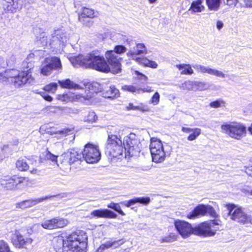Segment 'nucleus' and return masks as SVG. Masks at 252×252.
Instances as JSON below:
<instances>
[{
	"label": "nucleus",
	"mask_w": 252,
	"mask_h": 252,
	"mask_svg": "<svg viewBox=\"0 0 252 252\" xmlns=\"http://www.w3.org/2000/svg\"><path fill=\"white\" fill-rule=\"evenodd\" d=\"M136 203L137 201L136 200V198L130 199L128 201L121 202L122 204H124L127 207H129Z\"/></svg>",
	"instance_id": "obj_56"
},
{
	"label": "nucleus",
	"mask_w": 252,
	"mask_h": 252,
	"mask_svg": "<svg viewBox=\"0 0 252 252\" xmlns=\"http://www.w3.org/2000/svg\"><path fill=\"white\" fill-rule=\"evenodd\" d=\"M242 191L246 195L252 196V189L251 188L247 187L246 188L243 189Z\"/></svg>",
	"instance_id": "obj_60"
},
{
	"label": "nucleus",
	"mask_w": 252,
	"mask_h": 252,
	"mask_svg": "<svg viewBox=\"0 0 252 252\" xmlns=\"http://www.w3.org/2000/svg\"><path fill=\"white\" fill-rule=\"evenodd\" d=\"M177 240V236L174 234H170L167 236L163 238L160 242L161 243H171Z\"/></svg>",
	"instance_id": "obj_48"
},
{
	"label": "nucleus",
	"mask_w": 252,
	"mask_h": 252,
	"mask_svg": "<svg viewBox=\"0 0 252 252\" xmlns=\"http://www.w3.org/2000/svg\"><path fill=\"white\" fill-rule=\"evenodd\" d=\"M176 66L181 70V74L184 75H191L193 73V70L189 64H179Z\"/></svg>",
	"instance_id": "obj_33"
},
{
	"label": "nucleus",
	"mask_w": 252,
	"mask_h": 252,
	"mask_svg": "<svg viewBox=\"0 0 252 252\" xmlns=\"http://www.w3.org/2000/svg\"><path fill=\"white\" fill-rule=\"evenodd\" d=\"M220 222L219 220L202 222L194 228L193 234L203 236H214L216 231L215 226L219 225Z\"/></svg>",
	"instance_id": "obj_7"
},
{
	"label": "nucleus",
	"mask_w": 252,
	"mask_h": 252,
	"mask_svg": "<svg viewBox=\"0 0 252 252\" xmlns=\"http://www.w3.org/2000/svg\"><path fill=\"white\" fill-rule=\"evenodd\" d=\"M33 242V240L31 238H26L21 235V234L16 231L12 238V242L13 244L18 248L25 247L27 245L31 244Z\"/></svg>",
	"instance_id": "obj_22"
},
{
	"label": "nucleus",
	"mask_w": 252,
	"mask_h": 252,
	"mask_svg": "<svg viewBox=\"0 0 252 252\" xmlns=\"http://www.w3.org/2000/svg\"><path fill=\"white\" fill-rule=\"evenodd\" d=\"M115 134H109L107 139L106 153L111 158H117L122 155L124 151V145L122 143L120 129L115 130Z\"/></svg>",
	"instance_id": "obj_3"
},
{
	"label": "nucleus",
	"mask_w": 252,
	"mask_h": 252,
	"mask_svg": "<svg viewBox=\"0 0 252 252\" xmlns=\"http://www.w3.org/2000/svg\"><path fill=\"white\" fill-rule=\"evenodd\" d=\"M128 110H140L142 112L149 111V109L147 106L141 104L140 106H134L132 103H129L126 107Z\"/></svg>",
	"instance_id": "obj_40"
},
{
	"label": "nucleus",
	"mask_w": 252,
	"mask_h": 252,
	"mask_svg": "<svg viewBox=\"0 0 252 252\" xmlns=\"http://www.w3.org/2000/svg\"><path fill=\"white\" fill-rule=\"evenodd\" d=\"M243 3H241L242 6L246 7H252V0H242Z\"/></svg>",
	"instance_id": "obj_57"
},
{
	"label": "nucleus",
	"mask_w": 252,
	"mask_h": 252,
	"mask_svg": "<svg viewBox=\"0 0 252 252\" xmlns=\"http://www.w3.org/2000/svg\"><path fill=\"white\" fill-rule=\"evenodd\" d=\"M68 223L67 220L57 217L51 220H46L41 223L43 228L49 230L61 228L65 227Z\"/></svg>",
	"instance_id": "obj_13"
},
{
	"label": "nucleus",
	"mask_w": 252,
	"mask_h": 252,
	"mask_svg": "<svg viewBox=\"0 0 252 252\" xmlns=\"http://www.w3.org/2000/svg\"><path fill=\"white\" fill-rule=\"evenodd\" d=\"M202 0H197L193 1L190 7V10H191L193 12H200L204 8V6L202 5Z\"/></svg>",
	"instance_id": "obj_36"
},
{
	"label": "nucleus",
	"mask_w": 252,
	"mask_h": 252,
	"mask_svg": "<svg viewBox=\"0 0 252 252\" xmlns=\"http://www.w3.org/2000/svg\"><path fill=\"white\" fill-rule=\"evenodd\" d=\"M108 208L114 210L122 216H125V213L121 210L118 203L111 202L107 205Z\"/></svg>",
	"instance_id": "obj_44"
},
{
	"label": "nucleus",
	"mask_w": 252,
	"mask_h": 252,
	"mask_svg": "<svg viewBox=\"0 0 252 252\" xmlns=\"http://www.w3.org/2000/svg\"><path fill=\"white\" fill-rule=\"evenodd\" d=\"M94 17V10L88 8L84 7L82 10L81 14L79 15L78 19L80 22L85 24L84 18L85 17L92 18Z\"/></svg>",
	"instance_id": "obj_31"
},
{
	"label": "nucleus",
	"mask_w": 252,
	"mask_h": 252,
	"mask_svg": "<svg viewBox=\"0 0 252 252\" xmlns=\"http://www.w3.org/2000/svg\"><path fill=\"white\" fill-rule=\"evenodd\" d=\"M113 51H115L117 55L121 54L126 52V48L123 45H116Z\"/></svg>",
	"instance_id": "obj_52"
},
{
	"label": "nucleus",
	"mask_w": 252,
	"mask_h": 252,
	"mask_svg": "<svg viewBox=\"0 0 252 252\" xmlns=\"http://www.w3.org/2000/svg\"><path fill=\"white\" fill-rule=\"evenodd\" d=\"M159 94L158 93L156 92L150 99V103L153 104L154 105H156L159 103Z\"/></svg>",
	"instance_id": "obj_49"
},
{
	"label": "nucleus",
	"mask_w": 252,
	"mask_h": 252,
	"mask_svg": "<svg viewBox=\"0 0 252 252\" xmlns=\"http://www.w3.org/2000/svg\"><path fill=\"white\" fill-rule=\"evenodd\" d=\"M137 203H139L143 205H147L150 202V198L149 197H136Z\"/></svg>",
	"instance_id": "obj_50"
},
{
	"label": "nucleus",
	"mask_w": 252,
	"mask_h": 252,
	"mask_svg": "<svg viewBox=\"0 0 252 252\" xmlns=\"http://www.w3.org/2000/svg\"><path fill=\"white\" fill-rule=\"evenodd\" d=\"M62 156L63 162L68 163L70 165L74 163L80 164L81 159L83 158L82 152L81 153L75 149L69 150Z\"/></svg>",
	"instance_id": "obj_17"
},
{
	"label": "nucleus",
	"mask_w": 252,
	"mask_h": 252,
	"mask_svg": "<svg viewBox=\"0 0 252 252\" xmlns=\"http://www.w3.org/2000/svg\"><path fill=\"white\" fill-rule=\"evenodd\" d=\"M216 27H217V28L219 30H220L223 27V22L222 21H219V20L217 22V23H216Z\"/></svg>",
	"instance_id": "obj_62"
},
{
	"label": "nucleus",
	"mask_w": 252,
	"mask_h": 252,
	"mask_svg": "<svg viewBox=\"0 0 252 252\" xmlns=\"http://www.w3.org/2000/svg\"><path fill=\"white\" fill-rule=\"evenodd\" d=\"M207 214H209L213 218H217L218 216L214 209L210 205H207Z\"/></svg>",
	"instance_id": "obj_53"
},
{
	"label": "nucleus",
	"mask_w": 252,
	"mask_h": 252,
	"mask_svg": "<svg viewBox=\"0 0 252 252\" xmlns=\"http://www.w3.org/2000/svg\"><path fill=\"white\" fill-rule=\"evenodd\" d=\"M208 8L210 10L217 11L220 5V0H206Z\"/></svg>",
	"instance_id": "obj_35"
},
{
	"label": "nucleus",
	"mask_w": 252,
	"mask_h": 252,
	"mask_svg": "<svg viewBox=\"0 0 252 252\" xmlns=\"http://www.w3.org/2000/svg\"><path fill=\"white\" fill-rule=\"evenodd\" d=\"M207 205L202 204L197 206L188 215V218L193 219L199 216H203L206 215L207 214Z\"/></svg>",
	"instance_id": "obj_27"
},
{
	"label": "nucleus",
	"mask_w": 252,
	"mask_h": 252,
	"mask_svg": "<svg viewBox=\"0 0 252 252\" xmlns=\"http://www.w3.org/2000/svg\"><path fill=\"white\" fill-rule=\"evenodd\" d=\"M99 86L97 83H93L89 85L88 90L85 91V94H59L57 95V99L62 101L68 102L73 101H81L85 102L86 101H90L94 96V94L99 91V89L95 90Z\"/></svg>",
	"instance_id": "obj_5"
},
{
	"label": "nucleus",
	"mask_w": 252,
	"mask_h": 252,
	"mask_svg": "<svg viewBox=\"0 0 252 252\" xmlns=\"http://www.w3.org/2000/svg\"><path fill=\"white\" fill-rule=\"evenodd\" d=\"M220 128L221 132L234 139L241 140L246 136L247 128L241 123L226 122L221 126Z\"/></svg>",
	"instance_id": "obj_4"
},
{
	"label": "nucleus",
	"mask_w": 252,
	"mask_h": 252,
	"mask_svg": "<svg viewBox=\"0 0 252 252\" xmlns=\"http://www.w3.org/2000/svg\"><path fill=\"white\" fill-rule=\"evenodd\" d=\"M248 223H250L252 224V217L249 215L247 216V220L246 221V224Z\"/></svg>",
	"instance_id": "obj_64"
},
{
	"label": "nucleus",
	"mask_w": 252,
	"mask_h": 252,
	"mask_svg": "<svg viewBox=\"0 0 252 252\" xmlns=\"http://www.w3.org/2000/svg\"><path fill=\"white\" fill-rule=\"evenodd\" d=\"M7 243L3 240H0V252H11Z\"/></svg>",
	"instance_id": "obj_47"
},
{
	"label": "nucleus",
	"mask_w": 252,
	"mask_h": 252,
	"mask_svg": "<svg viewBox=\"0 0 252 252\" xmlns=\"http://www.w3.org/2000/svg\"><path fill=\"white\" fill-rule=\"evenodd\" d=\"M97 116L94 111H88L86 112L84 116L83 120L85 122L93 123L96 122Z\"/></svg>",
	"instance_id": "obj_34"
},
{
	"label": "nucleus",
	"mask_w": 252,
	"mask_h": 252,
	"mask_svg": "<svg viewBox=\"0 0 252 252\" xmlns=\"http://www.w3.org/2000/svg\"><path fill=\"white\" fill-rule=\"evenodd\" d=\"M34 78L32 75L31 71L27 70L20 71L19 75L15 77L12 84L16 88H20L26 83L31 84L33 82Z\"/></svg>",
	"instance_id": "obj_14"
},
{
	"label": "nucleus",
	"mask_w": 252,
	"mask_h": 252,
	"mask_svg": "<svg viewBox=\"0 0 252 252\" xmlns=\"http://www.w3.org/2000/svg\"><path fill=\"white\" fill-rule=\"evenodd\" d=\"M58 83L63 88L69 89H82L83 88L80 85L74 83L69 79H66L63 80H59Z\"/></svg>",
	"instance_id": "obj_30"
},
{
	"label": "nucleus",
	"mask_w": 252,
	"mask_h": 252,
	"mask_svg": "<svg viewBox=\"0 0 252 252\" xmlns=\"http://www.w3.org/2000/svg\"><path fill=\"white\" fill-rule=\"evenodd\" d=\"M122 89L135 94H140L142 92L141 88H137L132 85H125L122 87Z\"/></svg>",
	"instance_id": "obj_42"
},
{
	"label": "nucleus",
	"mask_w": 252,
	"mask_h": 252,
	"mask_svg": "<svg viewBox=\"0 0 252 252\" xmlns=\"http://www.w3.org/2000/svg\"><path fill=\"white\" fill-rule=\"evenodd\" d=\"M192 67L198 72L202 73H208L218 77L225 78L228 77L229 75L224 74L220 70L210 68L209 66H204L201 64H195Z\"/></svg>",
	"instance_id": "obj_20"
},
{
	"label": "nucleus",
	"mask_w": 252,
	"mask_h": 252,
	"mask_svg": "<svg viewBox=\"0 0 252 252\" xmlns=\"http://www.w3.org/2000/svg\"><path fill=\"white\" fill-rule=\"evenodd\" d=\"M226 4L230 6H235L238 2V0H226Z\"/></svg>",
	"instance_id": "obj_58"
},
{
	"label": "nucleus",
	"mask_w": 252,
	"mask_h": 252,
	"mask_svg": "<svg viewBox=\"0 0 252 252\" xmlns=\"http://www.w3.org/2000/svg\"><path fill=\"white\" fill-rule=\"evenodd\" d=\"M132 60H135L137 63H139L141 64L144 65L145 66H148V63H149V60L147 58H139L137 57L136 59H133Z\"/></svg>",
	"instance_id": "obj_51"
},
{
	"label": "nucleus",
	"mask_w": 252,
	"mask_h": 252,
	"mask_svg": "<svg viewBox=\"0 0 252 252\" xmlns=\"http://www.w3.org/2000/svg\"><path fill=\"white\" fill-rule=\"evenodd\" d=\"M105 57L109 64L114 67L115 73H119L121 70L120 62V58L119 56L116 54L114 51L110 50L106 52Z\"/></svg>",
	"instance_id": "obj_21"
},
{
	"label": "nucleus",
	"mask_w": 252,
	"mask_h": 252,
	"mask_svg": "<svg viewBox=\"0 0 252 252\" xmlns=\"http://www.w3.org/2000/svg\"><path fill=\"white\" fill-rule=\"evenodd\" d=\"M174 225L183 238H187L191 234H193L194 228H192L191 225L188 222L177 220H175Z\"/></svg>",
	"instance_id": "obj_15"
},
{
	"label": "nucleus",
	"mask_w": 252,
	"mask_h": 252,
	"mask_svg": "<svg viewBox=\"0 0 252 252\" xmlns=\"http://www.w3.org/2000/svg\"><path fill=\"white\" fill-rule=\"evenodd\" d=\"M147 53V50L145 45L143 43H138L135 44V47L129 49L126 53V56L133 59H136L137 55L146 54Z\"/></svg>",
	"instance_id": "obj_23"
},
{
	"label": "nucleus",
	"mask_w": 252,
	"mask_h": 252,
	"mask_svg": "<svg viewBox=\"0 0 252 252\" xmlns=\"http://www.w3.org/2000/svg\"><path fill=\"white\" fill-rule=\"evenodd\" d=\"M193 129V128H191L190 127H182V131L187 133H191Z\"/></svg>",
	"instance_id": "obj_61"
},
{
	"label": "nucleus",
	"mask_w": 252,
	"mask_h": 252,
	"mask_svg": "<svg viewBox=\"0 0 252 252\" xmlns=\"http://www.w3.org/2000/svg\"><path fill=\"white\" fill-rule=\"evenodd\" d=\"M34 92L36 94H40L43 98L46 101L51 102L53 100V98L49 95L46 94L44 92H38V90H35Z\"/></svg>",
	"instance_id": "obj_54"
},
{
	"label": "nucleus",
	"mask_w": 252,
	"mask_h": 252,
	"mask_svg": "<svg viewBox=\"0 0 252 252\" xmlns=\"http://www.w3.org/2000/svg\"><path fill=\"white\" fill-rule=\"evenodd\" d=\"M102 94L104 97L114 99L119 96L120 92L115 86L112 85L104 90Z\"/></svg>",
	"instance_id": "obj_28"
},
{
	"label": "nucleus",
	"mask_w": 252,
	"mask_h": 252,
	"mask_svg": "<svg viewBox=\"0 0 252 252\" xmlns=\"http://www.w3.org/2000/svg\"><path fill=\"white\" fill-rule=\"evenodd\" d=\"M123 145L125 150L127 151L131 157L136 155L140 151V142L136 135L133 133L125 137Z\"/></svg>",
	"instance_id": "obj_9"
},
{
	"label": "nucleus",
	"mask_w": 252,
	"mask_h": 252,
	"mask_svg": "<svg viewBox=\"0 0 252 252\" xmlns=\"http://www.w3.org/2000/svg\"><path fill=\"white\" fill-rule=\"evenodd\" d=\"M2 8L5 14H14L24 6L23 0H2Z\"/></svg>",
	"instance_id": "obj_11"
},
{
	"label": "nucleus",
	"mask_w": 252,
	"mask_h": 252,
	"mask_svg": "<svg viewBox=\"0 0 252 252\" xmlns=\"http://www.w3.org/2000/svg\"><path fill=\"white\" fill-rule=\"evenodd\" d=\"M91 215L97 218H116L117 215L113 211L108 209H98L92 211Z\"/></svg>",
	"instance_id": "obj_25"
},
{
	"label": "nucleus",
	"mask_w": 252,
	"mask_h": 252,
	"mask_svg": "<svg viewBox=\"0 0 252 252\" xmlns=\"http://www.w3.org/2000/svg\"><path fill=\"white\" fill-rule=\"evenodd\" d=\"M53 245L57 252H61L63 251L64 247H66V240L63 236L59 235L54 238Z\"/></svg>",
	"instance_id": "obj_29"
},
{
	"label": "nucleus",
	"mask_w": 252,
	"mask_h": 252,
	"mask_svg": "<svg viewBox=\"0 0 252 252\" xmlns=\"http://www.w3.org/2000/svg\"><path fill=\"white\" fill-rule=\"evenodd\" d=\"M226 206L228 210V215L231 220L239 223L246 224L247 214L241 208H237L233 204H228Z\"/></svg>",
	"instance_id": "obj_12"
},
{
	"label": "nucleus",
	"mask_w": 252,
	"mask_h": 252,
	"mask_svg": "<svg viewBox=\"0 0 252 252\" xmlns=\"http://www.w3.org/2000/svg\"><path fill=\"white\" fill-rule=\"evenodd\" d=\"M46 158L47 159L50 160L52 161H56L57 156L51 154L50 152H47L46 154Z\"/></svg>",
	"instance_id": "obj_55"
},
{
	"label": "nucleus",
	"mask_w": 252,
	"mask_h": 252,
	"mask_svg": "<svg viewBox=\"0 0 252 252\" xmlns=\"http://www.w3.org/2000/svg\"><path fill=\"white\" fill-rule=\"evenodd\" d=\"M152 91H153L152 90L151 88L150 87H148L147 88L142 89L141 93L143 92H151Z\"/></svg>",
	"instance_id": "obj_63"
},
{
	"label": "nucleus",
	"mask_w": 252,
	"mask_h": 252,
	"mask_svg": "<svg viewBox=\"0 0 252 252\" xmlns=\"http://www.w3.org/2000/svg\"><path fill=\"white\" fill-rule=\"evenodd\" d=\"M37 38L41 42L43 46H47L48 44L54 45L52 42V38L51 37L49 39L45 32H42L40 36L37 37Z\"/></svg>",
	"instance_id": "obj_38"
},
{
	"label": "nucleus",
	"mask_w": 252,
	"mask_h": 252,
	"mask_svg": "<svg viewBox=\"0 0 252 252\" xmlns=\"http://www.w3.org/2000/svg\"><path fill=\"white\" fill-rule=\"evenodd\" d=\"M225 102L222 99H218L210 103V106L212 108H217L224 106Z\"/></svg>",
	"instance_id": "obj_46"
},
{
	"label": "nucleus",
	"mask_w": 252,
	"mask_h": 252,
	"mask_svg": "<svg viewBox=\"0 0 252 252\" xmlns=\"http://www.w3.org/2000/svg\"><path fill=\"white\" fill-rule=\"evenodd\" d=\"M124 242L122 240H119L117 241H107L104 243L102 244L96 250V252H103L105 250L113 248L116 249L118 248L120 245H122Z\"/></svg>",
	"instance_id": "obj_26"
},
{
	"label": "nucleus",
	"mask_w": 252,
	"mask_h": 252,
	"mask_svg": "<svg viewBox=\"0 0 252 252\" xmlns=\"http://www.w3.org/2000/svg\"><path fill=\"white\" fill-rule=\"evenodd\" d=\"M62 69L61 60L56 57L45 58L40 66V73L44 76L50 75L53 70H60Z\"/></svg>",
	"instance_id": "obj_8"
},
{
	"label": "nucleus",
	"mask_w": 252,
	"mask_h": 252,
	"mask_svg": "<svg viewBox=\"0 0 252 252\" xmlns=\"http://www.w3.org/2000/svg\"><path fill=\"white\" fill-rule=\"evenodd\" d=\"M82 155L84 160L89 163H96L101 158L98 147L89 143L85 146Z\"/></svg>",
	"instance_id": "obj_10"
},
{
	"label": "nucleus",
	"mask_w": 252,
	"mask_h": 252,
	"mask_svg": "<svg viewBox=\"0 0 252 252\" xmlns=\"http://www.w3.org/2000/svg\"><path fill=\"white\" fill-rule=\"evenodd\" d=\"M158 66V63L156 62L149 60L148 67H150L153 68H157Z\"/></svg>",
	"instance_id": "obj_59"
},
{
	"label": "nucleus",
	"mask_w": 252,
	"mask_h": 252,
	"mask_svg": "<svg viewBox=\"0 0 252 252\" xmlns=\"http://www.w3.org/2000/svg\"><path fill=\"white\" fill-rule=\"evenodd\" d=\"M211 85L206 82L200 81H194V89L196 91H205L209 89Z\"/></svg>",
	"instance_id": "obj_37"
},
{
	"label": "nucleus",
	"mask_w": 252,
	"mask_h": 252,
	"mask_svg": "<svg viewBox=\"0 0 252 252\" xmlns=\"http://www.w3.org/2000/svg\"><path fill=\"white\" fill-rule=\"evenodd\" d=\"M16 166L18 170L22 171H26L29 168L28 163L24 159H19L16 163Z\"/></svg>",
	"instance_id": "obj_39"
},
{
	"label": "nucleus",
	"mask_w": 252,
	"mask_h": 252,
	"mask_svg": "<svg viewBox=\"0 0 252 252\" xmlns=\"http://www.w3.org/2000/svg\"><path fill=\"white\" fill-rule=\"evenodd\" d=\"M52 42L54 45L63 46L68 39V35L65 30L62 28L55 29L52 33Z\"/></svg>",
	"instance_id": "obj_18"
},
{
	"label": "nucleus",
	"mask_w": 252,
	"mask_h": 252,
	"mask_svg": "<svg viewBox=\"0 0 252 252\" xmlns=\"http://www.w3.org/2000/svg\"><path fill=\"white\" fill-rule=\"evenodd\" d=\"M183 90L195 91L194 81H187L182 84L181 87Z\"/></svg>",
	"instance_id": "obj_41"
},
{
	"label": "nucleus",
	"mask_w": 252,
	"mask_h": 252,
	"mask_svg": "<svg viewBox=\"0 0 252 252\" xmlns=\"http://www.w3.org/2000/svg\"><path fill=\"white\" fill-rule=\"evenodd\" d=\"M201 129L199 128H193L189 136L188 137L187 139L189 141H193L201 134Z\"/></svg>",
	"instance_id": "obj_43"
},
{
	"label": "nucleus",
	"mask_w": 252,
	"mask_h": 252,
	"mask_svg": "<svg viewBox=\"0 0 252 252\" xmlns=\"http://www.w3.org/2000/svg\"><path fill=\"white\" fill-rule=\"evenodd\" d=\"M70 61L73 66L93 68L101 72H107L110 70L109 65L103 56L92 52L86 56L79 55L71 57Z\"/></svg>",
	"instance_id": "obj_1"
},
{
	"label": "nucleus",
	"mask_w": 252,
	"mask_h": 252,
	"mask_svg": "<svg viewBox=\"0 0 252 252\" xmlns=\"http://www.w3.org/2000/svg\"><path fill=\"white\" fill-rule=\"evenodd\" d=\"M150 150L153 161L160 163L165 160V152L163 145L159 139L155 137L151 139Z\"/></svg>",
	"instance_id": "obj_6"
},
{
	"label": "nucleus",
	"mask_w": 252,
	"mask_h": 252,
	"mask_svg": "<svg viewBox=\"0 0 252 252\" xmlns=\"http://www.w3.org/2000/svg\"><path fill=\"white\" fill-rule=\"evenodd\" d=\"M19 70L14 69L1 72H0V81L2 82L9 81L12 83L15 77L19 75Z\"/></svg>",
	"instance_id": "obj_24"
},
{
	"label": "nucleus",
	"mask_w": 252,
	"mask_h": 252,
	"mask_svg": "<svg viewBox=\"0 0 252 252\" xmlns=\"http://www.w3.org/2000/svg\"><path fill=\"white\" fill-rule=\"evenodd\" d=\"M58 88V84L56 83H51L48 85H46L43 90L45 91L51 93H55Z\"/></svg>",
	"instance_id": "obj_45"
},
{
	"label": "nucleus",
	"mask_w": 252,
	"mask_h": 252,
	"mask_svg": "<svg viewBox=\"0 0 252 252\" xmlns=\"http://www.w3.org/2000/svg\"><path fill=\"white\" fill-rule=\"evenodd\" d=\"M87 240L86 233L77 230L66 237V246L73 252H86Z\"/></svg>",
	"instance_id": "obj_2"
},
{
	"label": "nucleus",
	"mask_w": 252,
	"mask_h": 252,
	"mask_svg": "<svg viewBox=\"0 0 252 252\" xmlns=\"http://www.w3.org/2000/svg\"><path fill=\"white\" fill-rule=\"evenodd\" d=\"M34 55V53H30L28 55L27 58L23 62L22 65L23 68H26L31 71V69L34 66L33 59Z\"/></svg>",
	"instance_id": "obj_32"
},
{
	"label": "nucleus",
	"mask_w": 252,
	"mask_h": 252,
	"mask_svg": "<svg viewBox=\"0 0 252 252\" xmlns=\"http://www.w3.org/2000/svg\"><path fill=\"white\" fill-rule=\"evenodd\" d=\"M26 180V179L24 177L16 176H13L11 178L4 177L0 179V184L6 189L12 190L15 189L18 185L23 183Z\"/></svg>",
	"instance_id": "obj_16"
},
{
	"label": "nucleus",
	"mask_w": 252,
	"mask_h": 252,
	"mask_svg": "<svg viewBox=\"0 0 252 252\" xmlns=\"http://www.w3.org/2000/svg\"><path fill=\"white\" fill-rule=\"evenodd\" d=\"M52 196H46L44 197L25 200L15 204L16 209H26L32 207L44 201L52 198Z\"/></svg>",
	"instance_id": "obj_19"
}]
</instances>
